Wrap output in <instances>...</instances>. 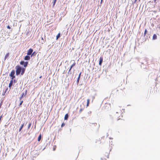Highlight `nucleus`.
I'll return each instance as SVG.
<instances>
[{"label": "nucleus", "instance_id": "1a4fd4ad", "mask_svg": "<svg viewBox=\"0 0 160 160\" xmlns=\"http://www.w3.org/2000/svg\"><path fill=\"white\" fill-rule=\"evenodd\" d=\"M13 82V79H11V80L10 81V82L9 84V87L11 88V87L12 86V83Z\"/></svg>", "mask_w": 160, "mask_h": 160}, {"label": "nucleus", "instance_id": "f03ea898", "mask_svg": "<svg viewBox=\"0 0 160 160\" xmlns=\"http://www.w3.org/2000/svg\"><path fill=\"white\" fill-rule=\"evenodd\" d=\"M115 116L116 118H117L116 119L118 120L122 119V116L121 115V113L120 112L119 113L118 112H117Z\"/></svg>", "mask_w": 160, "mask_h": 160}, {"label": "nucleus", "instance_id": "4be33fe9", "mask_svg": "<svg viewBox=\"0 0 160 160\" xmlns=\"http://www.w3.org/2000/svg\"><path fill=\"white\" fill-rule=\"evenodd\" d=\"M24 95V93H22V96L20 98V99H21L22 98V97Z\"/></svg>", "mask_w": 160, "mask_h": 160}, {"label": "nucleus", "instance_id": "393cba45", "mask_svg": "<svg viewBox=\"0 0 160 160\" xmlns=\"http://www.w3.org/2000/svg\"><path fill=\"white\" fill-rule=\"evenodd\" d=\"M56 146H54L53 148V150L54 151L55 150V149H56Z\"/></svg>", "mask_w": 160, "mask_h": 160}, {"label": "nucleus", "instance_id": "423d86ee", "mask_svg": "<svg viewBox=\"0 0 160 160\" xmlns=\"http://www.w3.org/2000/svg\"><path fill=\"white\" fill-rule=\"evenodd\" d=\"M33 49L32 48L29 49L28 51L27 54L28 55H30L33 52Z\"/></svg>", "mask_w": 160, "mask_h": 160}, {"label": "nucleus", "instance_id": "aec40b11", "mask_svg": "<svg viewBox=\"0 0 160 160\" xmlns=\"http://www.w3.org/2000/svg\"><path fill=\"white\" fill-rule=\"evenodd\" d=\"M147 32V30L146 29H145L144 32V36H145L146 35Z\"/></svg>", "mask_w": 160, "mask_h": 160}, {"label": "nucleus", "instance_id": "7c9ffc66", "mask_svg": "<svg viewBox=\"0 0 160 160\" xmlns=\"http://www.w3.org/2000/svg\"><path fill=\"white\" fill-rule=\"evenodd\" d=\"M156 0H154V2L155 3H156Z\"/></svg>", "mask_w": 160, "mask_h": 160}, {"label": "nucleus", "instance_id": "b1692460", "mask_svg": "<svg viewBox=\"0 0 160 160\" xmlns=\"http://www.w3.org/2000/svg\"><path fill=\"white\" fill-rule=\"evenodd\" d=\"M65 125V124L64 123H63L62 125H61V127H62L63 126H64Z\"/></svg>", "mask_w": 160, "mask_h": 160}, {"label": "nucleus", "instance_id": "72a5a7b5", "mask_svg": "<svg viewBox=\"0 0 160 160\" xmlns=\"http://www.w3.org/2000/svg\"><path fill=\"white\" fill-rule=\"evenodd\" d=\"M41 77H42V76H40V78H41Z\"/></svg>", "mask_w": 160, "mask_h": 160}, {"label": "nucleus", "instance_id": "6e6552de", "mask_svg": "<svg viewBox=\"0 0 160 160\" xmlns=\"http://www.w3.org/2000/svg\"><path fill=\"white\" fill-rule=\"evenodd\" d=\"M103 61L102 57H100V60L99 61V65H101Z\"/></svg>", "mask_w": 160, "mask_h": 160}, {"label": "nucleus", "instance_id": "c85d7f7f", "mask_svg": "<svg viewBox=\"0 0 160 160\" xmlns=\"http://www.w3.org/2000/svg\"><path fill=\"white\" fill-rule=\"evenodd\" d=\"M72 68H71V67H70V68L69 69V71H68V72H69L71 70V69H72Z\"/></svg>", "mask_w": 160, "mask_h": 160}, {"label": "nucleus", "instance_id": "7ed1b4c3", "mask_svg": "<svg viewBox=\"0 0 160 160\" xmlns=\"http://www.w3.org/2000/svg\"><path fill=\"white\" fill-rule=\"evenodd\" d=\"M15 71L14 70H12L10 74V76L11 78V79H13L15 78V76L14 75Z\"/></svg>", "mask_w": 160, "mask_h": 160}, {"label": "nucleus", "instance_id": "dca6fc26", "mask_svg": "<svg viewBox=\"0 0 160 160\" xmlns=\"http://www.w3.org/2000/svg\"><path fill=\"white\" fill-rule=\"evenodd\" d=\"M60 36V33H58L56 36V39L57 40L59 38Z\"/></svg>", "mask_w": 160, "mask_h": 160}, {"label": "nucleus", "instance_id": "9d476101", "mask_svg": "<svg viewBox=\"0 0 160 160\" xmlns=\"http://www.w3.org/2000/svg\"><path fill=\"white\" fill-rule=\"evenodd\" d=\"M9 53L8 52L6 54L4 58V60H5L6 59L9 57Z\"/></svg>", "mask_w": 160, "mask_h": 160}, {"label": "nucleus", "instance_id": "2f4dec72", "mask_svg": "<svg viewBox=\"0 0 160 160\" xmlns=\"http://www.w3.org/2000/svg\"><path fill=\"white\" fill-rule=\"evenodd\" d=\"M82 109H80V112H81L82 111Z\"/></svg>", "mask_w": 160, "mask_h": 160}, {"label": "nucleus", "instance_id": "39448f33", "mask_svg": "<svg viewBox=\"0 0 160 160\" xmlns=\"http://www.w3.org/2000/svg\"><path fill=\"white\" fill-rule=\"evenodd\" d=\"M20 64L21 65H23L24 67H26L28 65V62H24L23 61H21L20 62Z\"/></svg>", "mask_w": 160, "mask_h": 160}, {"label": "nucleus", "instance_id": "2eb2a0df", "mask_svg": "<svg viewBox=\"0 0 160 160\" xmlns=\"http://www.w3.org/2000/svg\"><path fill=\"white\" fill-rule=\"evenodd\" d=\"M81 72H80V74H79V75L78 77V79H77V82H79V79H80V76H81Z\"/></svg>", "mask_w": 160, "mask_h": 160}, {"label": "nucleus", "instance_id": "5701e85b", "mask_svg": "<svg viewBox=\"0 0 160 160\" xmlns=\"http://www.w3.org/2000/svg\"><path fill=\"white\" fill-rule=\"evenodd\" d=\"M56 0H54L53 2V6H54L56 3Z\"/></svg>", "mask_w": 160, "mask_h": 160}, {"label": "nucleus", "instance_id": "c9c22d12", "mask_svg": "<svg viewBox=\"0 0 160 160\" xmlns=\"http://www.w3.org/2000/svg\"><path fill=\"white\" fill-rule=\"evenodd\" d=\"M141 0H138L140 2Z\"/></svg>", "mask_w": 160, "mask_h": 160}, {"label": "nucleus", "instance_id": "c756f323", "mask_svg": "<svg viewBox=\"0 0 160 160\" xmlns=\"http://www.w3.org/2000/svg\"><path fill=\"white\" fill-rule=\"evenodd\" d=\"M27 93V90H26L25 93V95H26Z\"/></svg>", "mask_w": 160, "mask_h": 160}, {"label": "nucleus", "instance_id": "f3484780", "mask_svg": "<svg viewBox=\"0 0 160 160\" xmlns=\"http://www.w3.org/2000/svg\"><path fill=\"white\" fill-rule=\"evenodd\" d=\"M89 99H88L87 100V106L88 107V106L89 105Z\"/></svg>", "mask_w": 160, "mask_h": 160}, {"label": "nucleus", "instance_id": "f704fd0d", "mask_svg": "<svg viewBox=\"0 0 160 160\" xmlns=\"http://www.w3.org/2000/svg\"><path fill=\"white\" fill-rule=\"evenodd\" d=\"M14 82H15V80H14Z\"/></svg>", "mask_w": 160, "mask_h": 160}, {"label": "nucleus", "instance_id": "cd10ccee", "mask_svg": "<svg viewBox=\"0 0 160 160\" xmlns=\"http://www.w3.org/2000/svg\"><path fill=\"white\" fill-rule=\"evenodd\" d=\"M35 53V52H34L31 55V56L32 57L33 55H34V54Z\"/></svg>", "mask_w": 160, "mask_h": 160}, {"label": "nucleus", "instance_id": "9b49d317", "mask_svg": "<svg viewBox=\"0 0 160 160\" xmlns=\"http://www.w3.org/2000/svg\"><path fill=\"white\" fill-rule=\"evenodd\" d=\"M25 69L24 68H22V70L21 72V75H23V74L24 73L25 71Z\"/></svg>", "mask_w": 160, "mask_h": 160}, {"label": "nucleus", "instance_id": "473e14b6", "mask_svg": "<svg viewBox=\"0 0 160 160\" xmlns=\"http://www.w3.org/2000/svg\"><path fill=\"white\" fill-rule=\"evenodd\" d=\"M1 117H0V120L1 119Z\"/></svg>", "mask_w": 160, "mask_h": 160}, {"label": "nucleus", "instance_id": "f8f14e48", "mask_svg": "<svg viewBox=\"0 0 160 160\" xmlns=\"http://www.w3.org/2000/svg\"><path fill=\"white\" fill-rule=\"evenodd\" d=\"M153 40H155L157 39V36L156 34H154L152 37Z\"/></svg>", "mask_w": 160, "mask_h": 160}, {"label": "nucleus", "instance_id": "412c9836", "mask_svg": "<svg viewBox=\"0 0 160 160\" xmlns=\"http://www.w3.org/2000/svg\"><path fill=\"white\" fill-rule=\"evenodd\" d=\"M75 64H76V63L74 62L73 63L71 66V68H72V67H73L75 65Z\"/></svg>", "mask_w": 160, "mask_h": 160}, {"label": "nucleus", "instance_id": "0eeeda50", "mask_svg": "<svg viewBox=\"0 0 160 160\" xmlns=\"http://www.w3.org/2000/svg\"><path fill=\"white\" fill-rule=\"evenodd\" d=\"M30 57L28 55L25 57L24 59L25 60H29L30 59Z\"/></svg>", "mask_w": 160, "mask_h": 160}, {"label": "nucleus", "instance_id": "a878e982", "mask_svg": "<svg viewBox=\"0 0 160 160\" xmlns=\"http://www.w3.org/2000/svg\"><path fill=\"white\" fill-rule=\"evenodd\" d=\"M23 102V101H21V102L20 103V105H21L22 104Z\"/></svg>", "mask_w": 160, "mask_h": 160}, {"label": "nucleus", "instance_id": "f257e3e1", "mask_svg": "<svg viewBox=\"0 0 160 160\" xmlns=\"http://www.w3.org/2000/svg\"><path fill=\"white\" fill-rule=\"evenodd\" d=\"M16 69V74L17 75H19L21 71L22 68L20 66H17L15 68Z\"/></svg>", "mask_w": 160, "mask_h": 160}, {"label": "nucleus", "instance_id": "bb28decb", "mask_svg": "<svg viewBox=\"0 0 160 160\" xmlns=\"http://www.w3.org/2000/svg\"><path fill=\"white\" fill-rule=\"evenodd\" d=\"M7 28H8L9 29H10L11 28L10 27L9 25L7 26Z\"/></svg>", "mask_w": 160, "mask_h": 160}, {"label": "nucleus", "instance_id": "e433bc0d", "mask_svg": "<svg viewBox=\"0 0 160 160\" xmlns=\"http://www.w3.org/2000/svg\"><path fill=\"white\" fill-rule=\"evenodd\" d=\"M136 1L137 0H135V2H136Z\"/></svg>", "mask_w": 160, "mask_h": 160}, {"label": "nucleus", "instance_id": "ddd939ff", "mask_svg": "<svg viewBox=\"0 0 160 160\" xmlns=\"http://www.w3.org/2000/svg\"><path fill=\"white\" fill-rule=\"evenodd\" d=\"M68 114H65L64 118L65 120H67L68 118Z\"/></svg>", "mask_w": 160, "mask_h": 160}, {"label": "nucleus", "instance_id": "a211bd4d", "mask_svg": "<svg viewBox=\"0 0 160 160\" xmlns=\"http://www.w3.org/2000/svg\"><path fill=\"white\" fill-rule=\"evenodd\" d=\"M8 90V88H7L6 89H5V91L4 92V93L3 94V95H5V93H6V92H7V91Z\"/></svg>", "mask_w": 160, "mask_h": 160}, {"label": "nucleus", "instance_id": "4468645a", "mask_svg": "<svg viewBox=\"0 0 160 160\" xmlns=\"http://www.w3.org/2000/svg\"><path fill=\"white\" fill-rule=\"evenodd\" d=\"M41 134H40L38 137V141H39L41 140Z\"/></svg>", "mask_w": 160, "mask_h": 160}, {"label": "nucleus", "instance_id": "6ab92c4d", "mask_svg": "<svg viewBox=\"0 0 160 160\" xmlns=\"http://www.w3.org/2000/svg\"><path fill=\"white\" fill-rule=\"evenodd\" d=\"M23 126V124H22L19 129V131H20L22 129Z\"/></svg>", "mask_w": 160, "mask_h": 160}, {"label": "nucleus", "instance_id": "4c0bfd02", "mask_svg": "<svg viewBox=\"0 0 160 160\" xmlns=\"http://www.w3.org/2000/svg\"><path fill=\"white\" fill-rule=\"evenodd\" d=\"M102 0H101V1H102Z\"/></svg>", "mask_w": 160, "mask_h": 160}, {"label": "nucleus", "instance_id": "20e7f679", "mask_svg": "<svg viewBox=\"0 0 160 160\" xmlns=\"http://www.w3.org/2000/svg\"><path fill=\"white\" fill-rule=\"evenodd\" d=\"M109 157V154L108 153H106L104 156L102 158H101V159L103 160V159L106 160L107 158H108Z\"/></svg>", "mask_w": 160, "mask_h": 160}]
</instances>
